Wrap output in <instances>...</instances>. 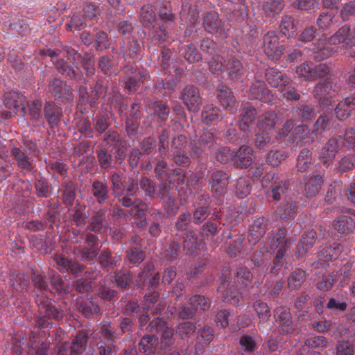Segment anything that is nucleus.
<instances>
[{"label":"nucleus","mask_w":355,"mask_h":355,"mask_svg":"<svg viewBox=\"0 0 355 355\" xmlns=\"http://www.w3.org/2000/svg\"><path fill=\"white\" fill-rule=\"evenodd\" d=\"M336 13L331 11L321 12L317 19V26L319 29L326 30L334 24Z\"/></svg>","instance_id":"8fccbe9b"},{"label":"nucleus","mask_w":355,"mask_h":355,"mask_svg":"<svg viewBox=\"0 0 355 355\" xmlns=\"http://www.w3.org/2000/svg\"><path fill=\"white\" fill-rule=\"evenodd\" d=\"M311 152L307 149H302L297 158L296 166L299 171L304 172L311 164Z\"/></svg>","instance_id":"79ce46f5"},{"label":"nucleus","mask_w":355,"mask_h":355,"mask_svg":"<svg viewBox=\"0 0 355 355\" xmlns=\"http://www.w3.org/2000/svg\"><path fill=\"white\" fill-rule=\"evenodd\" d=\"M218 117V109L213 105H207L204 107L202 112V118L207 123L217 120Z\"/></svg>","instance_id":"338daca9"},{"label":"nucleus","mask_w":355,"mask_h":355,"mask_svg":"<svg viewBox=\"0 0 355 355\" xmlns=\"http://www.w3.org/2000/svg\"><path fill=\"white\" fill-rule=\"evenodd\" d=\"M216 144L214 134L209 131H205L196 142L192 148V153L196 157H200L203 150L211 148Z\"/></svg>","instance_id":"dca6fc26"},{"label":"nucleus","mask_w":355,"mask_h":355,"mask_svg":"<svg viewBox=\"0 0 355 355\" xmlns=\"http://www.w3.org/2000/svg\"><path fill=\"white\" fill-rule=\"evenodd\" d=\"M227 286L228 284L224 282L218 288V291L222 294L223 300L234 305L238 304L242 298L241 294L237 291H229Z\"/></svg>","instance_id":"f704fd0d"},{"label":"nucleus","mask_w":355,"mask_h":355,"mask_svg":"<svg viewBox=\"0 0 355 355\" xmlns=\"http://www.w3.org/2000/svg\"><path fill=\"white\" fill-rule=\"evenodd\" d=\"M248 95L250 98L258 99L265 103L271 100L269 90L265 83L260 80H256L252 84Z\"/></svg>","instance_id":"aec40b11"},{"label":"nucleus","mask_w":355,"mask_h":355,"mask_svg":"<svg viewBox=\"0 0 355 355\" xmlns=\"http://www.w3.org/2000/svg\"><path fill=\"white\" fill-rule=\"evenodd\" d=\"M317 238L316 232L313 230L305 232L296 246L297 253L299 257L304 256L315 243Z\"/></svg>","instance_id":"412c9836"},{"label":"nucleus","mask_w":355,"mask_h":355,"mask_svg":"<svg viewBox=\"0 0 355 355\" xmlns=\"http://www.w3.org/2000/svg\"><path fill=\"white\" fill-rule=\"evenodd\" d=\"M157 343V338L154 335H147L144 336L139 343V350L146 354L153 352L154 345Z\"/></svg>","instance_id":"49530a36"},{"label":"nucleus","mask_w":355,"mask_h":355,"mask_svg":"<svg viewBox=\"0 0 355 355\" xmlns=\"http://www.w3.org/2000/svg\"><path fill=\"white\" fill-rule=\"evenodd\" d=\"M205 29L210 33L224 35L225 33L224 25L219 19L218 15L215 12H208L204 18Z\"/></svg>","instance_id":"f3484780"},{"label":"nucleus","mask_w":355,"mask_h":355,"mask_svg":"<svg viewBox=\"0 0 355 355\" xmlns=\"http://www.w3.org/2000/svg\"><path fill=\"white\" fill-rule=\"evenodd\" d=\"M98 262L107 271L114 270L117 266V260L112 259L109 249L103 250L98 257Z\"/></svg>","instance_id":"ea45409f"},{"label":"nucleus","mask_w":355,"mask_h":355,"mask_svg":"<svg viewBox=\"0 0 355 355\" xmlns=\"http://www.w3.org/2000/svg\"><path fill=\"white\" fill-rule=\"evenodd\" d=\"M266 225L263 222V218H259L254 220L253 225L250 230L249 241L256 243L266 232Z\"/></svg>","instance_id":"c9c22d12"},{"label":"nucleus","mask_w":355,"mask_h":355,"mask_svg":"<svg viewBox=\"0 0 355 355\" xmlns=\"http://www.w3.org/2000/svg\"><path fill=\"white\" fill-rule=\"evenodd\" d=\"M157 3L161 5V8L159 11L160 19L163 21H172L174 19V15L171 12L170 3L164 0H158Z\"/></svg>","instance_id":"69168bd1"},{"label":"nucleus","mask_w":355,"mask_h":355,"mask_svg":"<svg viewBox=\"0 0 355 355\" xmlns=\"http://www.w3.org/2000/svg\"><path fill=\"white\" fill-rule=\"evenodd\" d=\"M141 22L145 26H150L156 19V15L153 11L152 6L150 5H144L141 9Z\"/></svg>","instance_id":"6e6d98bb"},{"label":"nucleus","mask_w":355,"mask_h":355,"mask_svg":"<svg viewBox=\"0 0 355 355\" xmlns=\"http://www.w3.org/2000/svg\"><path fill=\"white\" fill-rule=\"evenodd\" d=\"M91 192L99 204H103L109 197V188L107 183L94 180L92 185Z\"/></svg>","instance_id":"c85d7f7f"},{"label":"nucleus","mask_w":355,"mask_h":355,"mask_svg":"<svg viewBox=\"0 0 355 355\" xmlns=\"http://www.w3.org/2000/svg\"><path fill=\"white\" fill-rule=\"evenodd\" d=\"M122 51L125 57L135 59L140 55L141 47L137 40H128L122 46Z\"/></svg>","instance_id":"e433bc0d"},{"label":"nucleus","mask_w":355,"mask_h":355,"mask_svg":"<svg viewBox=\"0 0 355 355\" xmlns=\"http://www.w3.org/2000/svg\"><path fill=\"white\" fill-rule=\"evenodd\" d=\"M214 334L213 331L209 327H205L198 331V335L197 336V343L198 345H201L203 347L204 345H208L213 339ZM202 350V347L201 348L200 346L197 347L196 352H200Z\"/></svg>","instance_id":"a18cd8bd"},{"label":"nucleus","mask_w":355,"mask_h":355,"mask_svg":"<svg viewBox=\"0 0 355 355\" xmlns=\"http://www.w3.org/2000/svg\"><path fill=\"white\" fill-rule=\"evenodd\" d=\"M329 68L324 64L315 65L311 62H304L296 68L295 73L304 80H314L327 75Z\"/></svg>","instance_id":"39448f33"},{"label":"nucleus","mask_w":355,"mask_h":355,"mask_svg":"<svg viewBox=\"0 0 355 355\" xmlns=\"http://www.w3.org/2000/svg\"><path fill=\"white\" fill-rule=\"evenodd\" d=\"M335 230L340 234H349L355 229V222L347 216H340L334 222Z\"/></svg>","instance_id":"c756f323"},{"label":"nucleus","mask_w":355,"mask_h":355,"mask_svg":"<svg viewBox=\"0 0 355 355\" xmlns=\"http://www.w3.org/2000/svg\"><path fill=\"white\" fill-rule=\"evenodd\" d=\"M10 284L16 290H19L18 287L26 289L28 287V281L24 278L21 273L12 272L10 275Z\"/></svg>","instance_id":"0e129e2a"},{"label":"nucleus","mask_w":355,"mask_h":355,"mask_svg":"<svg viewBox=\"0 0 355 355\" xmlns=\"http://www.w3.org/2000/svg\"><path fill=\"white\" fill-rule=\"evenodd\" d=\"M35 302L37 304L40 316L37 318L35 325L38 328H49L52 326L50 319L60 320L64 317L62 311H59L47 297L37 295Z\"/></svg>","instance_id":"7ed1b4c3"},{"label":"nucleus","mask_w":355,"mask_h":355,"mask_svg":"<svg viewBox=\"0 0 355 355\" xmlns=\"http://www.w3.org/2000/svg\"><path fill=\"white\" fill-rule=\"evenodd\" d=\"M343 250V246L339 243H334L329 247L324 248L318 254V261L323 264L338 258Z\"/></svg>","instance_id":"b1692460"},{"label":"nucleus","mask_w":355,"mask_h":355,"mask_svg":"<svg viewBox=\"0 0 355 355\" xmlns=\"http://www.w3.org/2000/svg\"><path fill=\"white\" fill-rule=\"evenodd\" d=\"M35 150V145L31 144L29 148L27 146L13 147L10 150V154L21 170L30 172L34 168L33 155Z\"/></svg>","instance_id":"20e7f679"},{"label":"nucleus","mask_w":355,"mask_h":355,"mask_svg":"<svg viewBox=\"0 0 355 355\" xmlns=\"http://www.w3.org/2000/svg\"><path fill=\"white\" fill-rule=\"evenodd\" d=\"M225 69L227 76L232 79L237 78L244 73L243 65L234 57H231L226 60Z\"/></svg>","instance_id":"cd10ccee"},{"label":"nucleus","mask_w":355,"mask_h":355,"mask_svg":"<svg viewBox=\"0 0 355 355\" xmlns=\"http://www.w3.org/2000/svg\"><path fill=\"white\" fill-rule=\"evenodd\" d=\"M148 328L150 329L149 331H153V330L159 331L164 328L161 337V348L166 349L173 345V330L169 327H164V322L162 319L157 318L153 320L150 322Z\"/></svg>","instance_id":"f8f14e48"},{"label":"nucleus","mask_w":355,"mask_h":355,"mask_svg":"<svg viewBox=\"0 0 355 355\" xmlns=\"http://www.w3.org/2000/svg\"><path fill=\"white\" fill-rule=\"evenodd\" d=\"M24 97L15 92H10L4 94L5 106L12 110L14 114H17L19 110L21 113L25 112Z\"/></svg>","instance_id":"a211bd4d"},{"label":"nucleus","mask_w":355,"mask_h":355,"mask_svg":"<svg viewBox=\"0 0 355 355\" xmlns=\"http://www.w3.org/2000/svg\"><path fill=\"white\" fill-rule=\"evenodd\" d=\"M217 95L220 105L225 110H231L236 104L233 92L227 86L221 85L218 89Z\"/></svg>","instance_id":"5701e85b"},{"label":"nucleus","mask_w":355,"mask_h":355,"mask_svg":"<svg viewBox=\"0 0 355 355\" xmlns=\"http://www.w3.org/2000/svg\"><path fill=\"white\" fill-rule=\"evenodd\" d=\"M45 116L49 123L53 127L57 125L60 120L62 111L54 103L48 102L44 107Z\"/></svg>","instance_id":"7c9ffc66"},{"label":"nucleus","mask_w":355,"mask_h":355,"mask_svg":"<svg viewBox=\"0 0 355 355\" xmlns=\"http://www.w3.org/2000/svg\"><path fill=\"white\" fill-rule=\"evenodd\" d=\"M229 177L225 172L217 171L212 173L209 185L211 191L216 195L220 196L226 192L227 187L229 184Z\"/></svg>","instance_id":"4468645a"},{"label":"nucleus","mask_w":355,"mask_h":355,"mask_svg":"<svg viewBox=\"0 0 355 355\" xmlns=\"http://www.w3.org/2000/svg\"><path fill=\"white\" fill-rule=\"evenodd\" d=\"M78 309L85 315L86 318H91L94 313L99 312V306L90 300L85 302H78Z\"/></svg>","instance_id":"bf43d9fd"},{"label":"nucleus","mask_w":355,"mask_h":355,"mask_svg":"<svg viewBox=\"0 0 355 355\" xmlns=\"http://www.w3.org/2000/svg\"><path fill=\"white\" fill-rule=\"evenodd\" d=\"M273 133L270 132H266L264 130H259V132L255 135L254 137V144L257 147L259 148H263L266 146L271 144L272 141Z\"/></svg>","instance_id":"09e8293b"},{"label":"nucleus","mask_w":355,"mask_h":355,"mask_svg":"<svg viewBox=\"0 0 355 355\" xmlns=\"http://www.w3.org/2000/svg\"><path fill=\"white\" fill-rule=\"evenodd\" d=\"M76 187L71 182H65L62 195L63 203L67 206H71L76 198Z\"/></svg>","instance_id":"c03bdc74"},{"label":"nucleus","mask_w":355,"mask_h":355,"mask_svg":"<svg viewBox=\"0 0 355 355\" xmlns=\"http://www.w3.org/2000/svg\"><path fill=\"white\" fill-rule=\"evenodd\" d=\"M295 205L293 203L286 202L279 206L276 211V216L281 219H286L293 217L295 214Z\"/></svg>","instance_id":"5fc2aeb1"},{"label":"nucleus","mask_w":355,"mask_h":355,"mask_svg":"<svg viewBox=\"0 0 355 355\" xmlns=\"http://www.w3.org/2000/svg\"><path fill=\"white\" fill-rule=\"evenodd\" d=\"M274 316L278 323V329L280 333L284 334H292L295 331V324L287 308L283 306L276 308L274 311Z\"/></svg>","instance_id":"1a4fd4ad"},{"label":"nucleus","mask_w":355,"mask_h":355,"mask_svg":"<svg viewBox=\"0 0 355 355\" xmlns=\"http://www.w3.org/2000/svg\"><path fill=\"white\" fill-rule=\"evenodd\" d=\"M253 150L248 146H242L234 153V164L237 168H246L250 166L252 160Z\"/></svg>","instance_id":"2eb2a0df"},{"label":"nucleus","mask_w":355,"mask_h":355,"mask_svg":"<svg viewBox=\"0 0 355 355\" xmlns=\"http://www.w3.org/2000/svg\"><path fill=\"white\" fill-rule=\"evenodd\" d=\"M337 92L338 87L330 80L320 82L313 90L314 96L324 107L331 105V98L336 95Z\"/></svg>","instance_id":"0eeeda50"},{"label":"nucleus","mask_w":355,"mask_h":355,"mask_svg":"<svg viewBox=\"0 0 355 355\" xmlns=\"http://www.w3.org/2000/svg\"><path fill=\"white\" fill-rule=\"evenodd\" d=\"M253 308L260 320L258 324L259 329L261 331L268 330L270 328L268 322L270 318V311L268 306L266 303L261 301H256L253 304Z\"/></svg>","instance_id":"6ab92c4d"},{"label":"nucleus","mask_w":355,"mask_h":355,"mask_svg":"<svg viewBox=\"0 0 355 355\" xmlns=\"http://www.w3.org/2000/svg\"><path fill=\"white\" fill-rule=\"evenodd\" d=\"M277 123V115L274 112H267L258 119L259 130H264L275 133V125Z\"/></svg>","instance_id":"393cba45"},{"label":"nucleus","mask_w":355,"mask_h":355,"mask_svg":"<svg viewBox=\"0 0 355 355\" xmlns=\"http://www.w3.org/2000/svg\"><path fill=\"white\" fill-rule=\"evenodd\" d=\"M87 343V336L85 332H80L76 336L71 346L70 355H80L85 349Z\"/></svg>","instance_id":"58836bf2"},{"label":"nucleus","mask_w":355,"mask_h":355,"mask_svg":"<svg viewBox=\"0 0 355 355\" xmlns=\"http://www.w3.org/2000/svg\"><path fill=\"white\" fill-rule=\"evenodd\" d=\"M196 327L191 322H183L177 327L176 334L181 339H187L196 331Z\"/></svg>","instance_id":"603ef678"},{"label":"nucleus","mask_w":355,"mask_h":355,"mask_svg":"<svg viewBox=\"0 0 355 355\" xmlns=\"http://www.w3.org/2000/svg\"><path fill=\"white\" fill-rule=\"evenodd\" d=\"M322 182L320 175H312L305 184L304 192L306 197L315 196L320 191Z\"/></svg>","instance_id":"2f4dec72"},{"label":"nucleus","mask_w":355,"mask_h":355,"mask_svg":"<svg viewBox=\"0 0 355 355\" xmlns=\"http://www.w3.org/2000/svg\"><path fill=\"white\" fill-rule=\"evenodd\" d=\"M197 234L193 231H189L184 238V250L187 254H192L197 248Z\"/></svg>","instance_id":"864d4df0"},{"label":"nucleus","mask_w":355,"mask_h":355,"mask_svg":"<svg viewBox=\"0 0 355 355\" xmlns=\"http://www.w3.org/2000/svg\"><path fill=\"white\" fill-rule=\"evenodd\" d=\"M266 78L268 84L272 87L282 89L284 86L291 83V80L286 75L273 69H270L266 72Z\"/></svg>","instance_id":"bb28decb"},{"label":"nucleus","mask_w":355,"mask_h":355,"mask_svg":"<svg viewBox=\"0 0 355 355\" xmlns=\"http://www.w3.org/2000/svg\"><path fill=\"white\" fill-rule=\"evenodd\" d=\"M64 49L68 55V60L73 63V67L69 65L62 59L58 60L55 63V67L62 75L70 80L85 82L83 74L78 68V62H82L88 76H93L95 73V62L88 54H85L83 57L78 51L71 47L65 46Z\"/></svg>","instance_id":"f257e3e1"},{"label":"nucleus","mask_w":355,"mask_h":355,"mask_svg":"<svg viewBox=\"0 0 355 355\" xmlns=\"http://www.w3.org/2000/svg\"><path fill=\"white\" fill-rule=\"evenodd\" d=\"M284 7L282 0H267L263 3V10L267 15H274L282 12Z\"/></svg>","instance_id":"37998d69"},{"label":"nucleus","mask_w":355,"mask_h":355,"mask_svg":"<svg viewBox=\"0 0 355 355\" xmlns=\"http://www.w3.org/2000/svg\"><path fill=\"white\" fill-rule=\"evenodd\" d=\"M286 157L287 155L285 151L272 149L267 153L266 160L268 164L272 166H277Z\"/></svg>","instance_id":"de8ad7c7"},{"label":"nucleus","mask_w":355,"mask_h":355,"mask_svg":"<svg viewBox=\"0 0 355 355\" xmlns=\"http://www.w3.org/2000/svg\"><path fill=\"white\" fill-rule=\"evenodd\" d=\"M331 44H342L346 49L355 46V27L349 25L341 26L334 35L329 37Z\"/></svg>","instance_id":"423d86ee"},{"label":"nucleus","mask_w":355,"mask_h":355,"mask_svg":"<svg viewBox=\"0 0 355 355\" xmlns=\"http://www.w3.org/2000/svg\"><path fill=\"white\" fill-rule=\"evenodd\" d=\"M279 28L284 35L291 37L297 30V22L292 16L285 15L282 17Z\"/></svg>","instance_id":"72a5a7b5"},{"label":"nucleus","mask_w":355,"mask_h":355,"mask_svg":"<svg viewBox=\"0 0 355 355\" xmlns=\"http://www.w3.org/2000/svg\"><path fill=\"white\" fill-rule=\"evenodd\" d=\"M86 206L77 205L73 209L72 220L78 227H83L86 224L87 216L85 212Z\"/></svg>","instance_id":"4d7b16f0"},{"label":"nucleus","mask_w":355,"mask_h":355,"mask_svg":"<svg viewBox=\"0 0 355 355\" xmlns=\"http://www.w3.org/2000/svg\"><path fill=\"white\" fill-rule=\"evenodd\" d=\"M286 186L282 181L275 180L270 187V193L275 200H279L282 196L285 193Z\"/></svg>","instance_id":"774afa93"},{"label":"nucleus","mask_w":355,"mask_h":355,"mask_svg":"<svg viewBox=\"0 0 355 355\" xmlns=\"http://www.w3.org/2000/svg\"><path fill=\"white\" fill-rule=\"evenodd\" d=\"M305 281V271L297 269L293 272L288 278V287L291 290L297 289L301 287Z\"/></svg>","instance_id":"a19ab883"},{"label":"nucleus","mask_w":355,"mask_h":355,"mask_svg":"<svg viewBox=\"0 0 355 355\" xmlns=\"http://www.w3.org/2000/svg\"><path fill=\"white\" fill-rule=\"evenodd\" d=\"M189 304L195 311H205L210 306L209 302L202 295H195L191 297Z\"/></svg>","instance_id":"13d9d810"},{"label":"nucleus","mask_w":355,"mask_h":355,"mask_svg":"<svg viewBox=\"0 0 355 355\" xmlns=\"http://www.w3.org/2000/svg\"><path fill=\"white\" fill-rule=\"evenodd\" d=\"M53 261L58 269L62 272L78 273L84 269L83 266L78 263L71 261L62 255H55Z\"/></svg>","instance_id":"4be33fe9"},{"label":"nucleus","mask_w":355,"mask_h":355,"mask_svg":"<svg viewBox=\"0 0 355 355\" xmlns=\"http://www.w3.org/2000/svg\"><path fill=\"white\" fill-rule=\"evenodd\" d=\"M48 88L49 92L61 101H69L73 98L71 87L59 78H55L50 80Z\"/></svg>","instance_id":"9d476101"},{"label":"nucleus","mask_w":355,"mask_h":355,"mask_svg":"<svg viewBox=\"0 0 355 355\" xmlns=\"http://www.w3.org/2000/svg\"><path fill=\"white\" fill-rule=\"evenodd\" d=\"M251 190L250 179L246 177H240L236 184V193L239 198L247 196Z\"/></svg>","instance_id":"3c124183"},{"label":"nucleus","mask_w":355,"mask_h":355,"mask_svg":"<svg viewBox=\"0 0 355 355\" xmlns=\"http://www.w3.org/2000/svg\"><path fill=\"white\" fill-rule=\"evenodd\" d=\"M332 44H330L329 40L327 42L326 37L322 36L319 38L315 44V48L316 55L315 58L319 60L326 59L331 55L334 52V49L331 46Z\"/></svg>","instance_id":"a878e982"},{"label":"nucleus","mask_w":355,"mask_h":355,"mask_svg":"<svg viewBox=\"0 0 355 355\" xmlns=\"http://www.w3.org/2000/svg\"><path fill=\"white\" fill-rule=\"evenodd\" d=\"M347 144L355 149V128H348L345 130L344 137L331 138L322 148L320 158L324 164L334 159L336 153Z\"/></svg>","instance_id":"f03ea898"},{"label":"nucleus","mask_w":355,"mask_h":355,"mask_svg":"<svg viewBox=\"0 0 355 355\" xmlns=\"http://www.w3.org/2000/svg\"><path fill=\"white\" fill-rule=\"evenodd\" d=\"M226 60L220 55L214 56L209 62V67L211 72L214 74H219L225 71Z\"/></svg>","instance_id":"680f3d73"},{"label":"nucleus","mask_w":355,"mask_h":355,"mask_svg":"<svg viewBox=\"0 0 355 355\" xmlns=\"http://www.w3.org/2000/svg\"><path fill=\"white\" fill-rule=\"evenodd\" d=\"M180 99L183 101L189 111H198L202 104L199 90L193 85H187L184 87Z\"/></svg>","instance_id":"9b49d317"},{"label":"nucleus","mask_w":355,"mask_h":355,"mask_svg":"<svg viewBox=\"0 0 355 355\" xmlns=\"http://www.w3.org/2000/svg\"><path fill=\"white\" fill-rule=\"evenodd\" d=\"M257 112V110L251 106L246 107L241 114V119L239 122V127L241 130L245 132L249 130L250 125L255 119Z\"/></svg>","instance_id":"473e14b6"},{"label":"nucleus","mask_w":355,"mask_h":355,"mask_svg":"<svg viewBox=\"0 0 355 355\" xmlns=\"http://www.w3.org/2000/svg\"><path fill=\"white\" fill-rule=\"evenodd\" d=\"M123 73H128L129 75H134L136 76L139 83H144L146 80H148L150 76L145 71H140L137 69L136 67L132 64H128L124 67L123 69Z\"/></svg>","instance_id":"052dcab7"},{"label":"nucleus","mask_w":355,"mask_h":355,"mask_svg":"<svg viewBox=\"0 0 355 355\" xmlns=\"http://www.w3.org/2000/svg\"><path fill=\"white\" fill-rule=\"evenodd\" d=\"M263 51L265 53L275 60H278L284 51V46L279 45V37L275 31H268L263 36Z\"/></svg>","instance_id":"6e6552de"},{"label":"nucleus","mask_w":355,"mask_h":355,"mask_svg":"<svg viewBox=\"0 0 355 355\" xmlns=\"http://www.w3.org/2000/svg\"><path fill=\"white\" fill-rule=\"evenodd\" d=\"M98 67L105 75H111L114 71V64L110 55H103L99 58Z\"/></svg>","instance_id":"e2e57ef3"},{"label":"nucleus","mask_w":355,"mask_h":355,"mask_svg":"<svg viewBox=\"0 0 355 355\" xmlns=\"http://www.w3.org/2000/svg\"><path fill=\"white\" fill-rule=\"evenodd\" d=\"M286 230L284 228H280L275 233L268 237L270 243V249L274 250L277 248L284 246V242L287 240H293L291 238H286Z\"/></svg>","instance_id":"4c0bfd02"},{"label":"nucleus","mask_w":355,"mask_h":355,"mask_svg":"<svg viewBox=\"0 0 355 355\" xmlns=\"http://www.w3.org/2000/svg\"><path fill=\"white\" fill-rule=\"evenodd\" d=\"M106 212L107 211L104 208L93 211L91 214L86 231L101 233L107 225Z\"/></svg>","instance_id":"ddd939ff"}]
</instances>
